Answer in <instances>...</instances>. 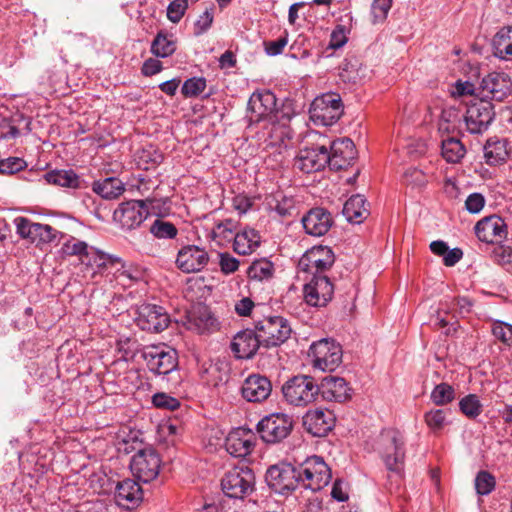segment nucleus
<instances>
[{
	"label": "nucleus",
	"mask_w": 512,
	"mask_h": 512,
	"mask_svg": "<svg viewBox=\"0 0 512 512\" xmlns=\"http://www.w3.org/2000/svg\"><path fill=\"white\" fill-rule=\"evenodd\" d=\"M374 451L390 473L400 478L403 476L406 459V441L399 430L393 428L383 429L374 442Z\"/></svg>",
	"instance_id": "nucleus-1"
},
{
	"label": "nucleus",
	"mask_w": 512,
	"mask_h": 512,
	"mask_svg": "<svg viewBox=\"0 0 512 512\" xmlns=\"http://www.w3.org/2000/svg\"><path fill=\"white\" fill-rule=\"evenodd\" d=\"M31 121L29 118L20 117L12 122L4 123L0 127L1 137L4 139H15L21 135L22 131L29 133L31 131Z\"/></svg>",
	"instance_id": "nucleus-42"
},
{
	"label": "nucleus",
	"mask_w": 512,
	"mask_h": 512,
	"mask_svg": "<svg viewBox=\"0 0 512 512\" xmlns=\"http://www.w3.org/2000/svg\"><path fill=\"white\" fill-rule=\"evenodd\" d=\"M292 428V418L284 413L270 414L257 424L261 439L269 444H276L287 438Z\"/></svg>",
	"instance_id": "nucleus-15"
},
{
	"label": "nucleus",
	"mask_w": 512,
	"mask_h": 512,
	"mask_svg": "<svg viewBox=\"0 0 512 512\" xmlns=\"http://www.w3.org/2000/svg\"><path fill=\"white\" fill-rule=\"evenodd\" d=\"M507 146L508 141L505 139H489L484 146V158L486 163L495 166L506 162L510 153Z\"/></svg>",
	"instance_id": "nucleus-33"
},
{
	"label": "nucleus",
	"mask_w": 512,
	"mask_h": 512,
	"mask_svg": "<svg viewBox=\"0 0 512 512\" xmlns=\"http://www.w3.org/2000/svg\"><path fill=\"white\" fill-rule=\"evenodd\" d=\"M268 206L271 211L276 212L280 217H289L295 211V200L282 192H277L271 196Z\"/></svg>",
	"instance_id": "nucleus-39"
},
{
	"label": "nucleus",
	"mask_w": 512,
	"mask_h": 512,
	"mask_svg": "<svg viewBox=\"0 0 512 512\" xmlns=\"http://www.w3.org/2000/svg\"><path fill=\"white\" fill-rule=\"evenodd\" d=\"M441 153L447 162L458 163L464 157L466 149L459 139L449 137L442 141Z\"/></svg>",
	"instance_id": "nucleus-40"
},
{
	"label": "nucleus",
	"mask_w": 512,
	"mask_h": 512,
	"mask_svg": "<svg viewBox=\"0 0 512 512\" xmlns=\"http://www.w3.org/2000/svg\"><path fill=\"white\" fill-rule=\"evenodd\" d=\"M308 355L314 368L332 372L342 363L343 353L337 342L324 338L311 344Z\"/></svg>",
	"instance_id": "nucleus-9"
},
{
	"label": "nucleus",
	"mask_w": 512,
	"mask_h": 512,
	"mask_svg": "<svg viewBox=\"0 0 512 512\" xmlns=\"http://www.w3.org/2000/svg\"><path fill=\"white\" fill-rule=\"evenodd\" d=\"M62 253L67 256H76L81 261L84 256H87V251L90 245L85 241L79 240L74 236L66 235L63 238Z\"/></svg>",
	"instance_id": "nucleus-43"
},
{
	"label": "nucleus",
	"mask_w": 512,
	"mask_h": 512,
	"mask_svg": "<svg viewBox=\"0 0 512 512\" xmlns=\"http://www.w3.org/2000/svg\"><path fill=\"white\" fill-rule=\"evenodd\" d=\"M512 93V82L504 73L493 72L485 76L477 88L480 99L504 101Z\"/></svg>",
	"instance_id": "nucleus-18"
},
{
	"label": "nucleus",
	"mask_w": 512,
	"mask_h": 512,
	"mask_svg": "<svg viewBox=\"0 0 512 512\" xmlns=\"http://www.w3.org/2000/svg\"><path fill=\"white\" fill-rule=\"evenodd\" d=\"M283 398L294 407H306L319 395L318 383L312 376L296 375L282 385Z\"/></svg>",
	"instance_id": "nucleus-4"
},
{
	"label": "nucleus",
	"mask_w": 512,
	"mask_h": 512,
	"mask_svg": "<svg viewBox=\"0 0 512 512\" xmlns=\"http://www.w3.org/2000/svg\"><path fill=\"white\" fill-rule=\"evenodd\" d=\"M460 411L467 417L474 419L482 412V404L475 394H469L459 401Z\"/></svg>",
	"instance_id": "nucleus-50"
},
{
	"label": "nucleus",
	"mask_w": 512,
	"mask_h": 512,
	"mask_svg": "<svg viewBox=\"0 0 512 512\" xmlns=\"http://www.w3.org/2000/svg\"><path fill=\"white\" fill-rule=\"evenodd\" d=\"M494 119V106L484 99L468 105L465 114H463L467 131L474 135H481L486 132Z\"/></svg>",
	"instance_id": "nucleus-12"
},
{
	"label": "nucleus",
	"mask_w": 512,
	"mask_h": 512,
	"mask_svg": "<svg viewBox=\"0 0 512 512\" xmlns=\"http://www.w3.org/2000/svg\"><path fill=\"white\" fill-rule=\"evenodd\" d=\"M152 403L155 407L167 410H176L180 406L177 398H174L166 393H156L152 397Z\"/></svg>",
	"instance_id": "nucleus-56"
},
{
	"label": "nucleus",
	"mask_w": 512,
	"mask_h": 512,
	"mask_svg": "<svg viewBox=\"0 0 512 512\" xmlns=\"http://www.w3.org/2000/svg\"><path fill=\"white\" fill-rule=\"evenodd\" d=\"M209 256L204 248L188 245L181 248L177 254V267L185 273L201 271L208 263Z\"/></svg>",
	"instance_id": "nucleus-23"
},
{
	"label": "nucleus",
	"mask_w": 512,
	"mask_h": 512,
	"mask_svg": "<svg viewBox=\"0 0 512 512\" xmlns=\"http://www.w3.org/2000/svg\"><path fill=\"white\" fill-rule=\"evenodd\" d=\"M233 249L240 255L252 253L260 244V236L254 229H244L236 233L233 239Z\"/></svg>",
	"instance_id": "nucleus-34"
},
{
	"label": "nucleus",
	"mask_w": 512,
	"mask_h": 512,
	"mask_svg": "<svg viewBox=\"0 0 512 512\" xmlns=\"http://www.w3.org/2000/svg\"><path fill=\"white\" fill-rule=\"evenodd\" d=\"M81 264L85 265L87 270H91L93 276L103 274L112 268L118 272L120 268L125 267L121 258L107 254L94 246H90L87 256L83 257Z\"/></svg>",
	"instance_id": "nucleus-22"
},
{
	"label": "nucleus",
	"mask_w": 512,
	"mask_h": 512,
	"mask_svg": "<svg viewBox=\"0 0 512 512\" xmlns=\"http://www.w3.org/2000/svg\"><path fill=\"white\" fill-rule=\"evenodd\" d=\"M176 50V44L167 35L158 33L151 44V52L156 57L166 58Z\"/></svg>",
	"instance_id": "nucleus-45"
},
{
	"label": "nucleus",
	"mask_w": 512,
	"mask_h": 512,
	"mask_svg": "<svg viewBox=\"0 0 512 512\" xmlns=\"http://www.w3.org/2000/svg\"><path fill=\"white\" fill-rule=\"evenodd\" d=\"M496 486L495 477L488 471H479L475 478V490L478 495H489Z\"/></svg>",
	"instance_id": "nucleus-51"
},
{
	"label": "nucleus",
	"mask_w": 512,
	"mask_h": 512,
	"mask_svg": "<svg viewBox=\"0 0 512 512\" xmlns=\"http://www.w3.org/2000/svg\"><path fill=\"white\" fill-rule=\"evenodd\" d=\"M343 215L347 221L359 224L369 215V210L366 207V199L363 195H352L344 204Z\"/></svg>",
	"instance_id": "nucleus-32"
},
{
	"label": "nucleus",
	"mask_w": 512,
	"mask_h": 512,
	"mask_svg": "<svg viewBox=\"0 0 512 512\" xmlns=\"http://www.w3.org/2000/svg\"><path fill=\"white\" fill-rule=\"evenodd\" d=\"M262 345L258 331L246 329L238 332L231 342V350L239 359H250Z\"/></svg>",
	"instance_id": "nucleus-29"
},
{
	"label": "nucleus",
	"mask_w": 512,
	"mask_h": 512,
	"mask_svg": "<svg viewBox=\"0 0 512 512\" xmlns=\"http://www.w3.org/2000/svg\"><path fill=\"white\" fill-rule=\"evenodd\" d=\"M475 234L480 241L492 244L506 238L507 226L501 217L492 215L477 222Z\"/></svg>",
	"instance_id": "nucleus-25"
},
{
	"label": "nucleus",
	"mask_w": 512,
	"mask_h": 512,
	"mask_svg": "<svg viewBox=\"0 0 512 512\" xmlns=\"http://www.w3.org/2000/svg\"><path fill=\"white\" fill-rule=\"evenodd\" d=\"M255 440V434L251 430L238 427L227 435L225 448L234 457H245L253 450Z\"/></svg>",
	"instance_id": "nucleus-24"
},
{
	"label": "nucleus",
	"mask_w": 512,
	"mask_h": 512,
	"mask_svg": "<svg viewBox=\"0 0 512 512\" xmlns=\"http://www.w3.org/2000/svg\"><path fill=\"white\" fill-rule=\"evenodd\" d=\"M148 369L157 375H167L178 365L177 352L166 345H151L142 350Z\"/></svg>",
	"instance_id": "nucleus-14"
},
{
	"label": "nucleus",
	"mask_w": 512,
	"mask_h": 512,
	"mask_svg": "<svg viewBox=\"0 0 512 512\" xmlns=\"http://www.w3.org/2000/svg\"><path fill=\"white\" fill-rule=\"evenodd\" d=\"M495 54L503 59L512 57V27L502 28L493 39Z\"/></svg>",
	"instance_id": "nucleus-41"
},
{
	"label": "nucleus",
	"mask_w": 512,
	"mask_h": 512,
	"mask_svg": "<svg viewBox=\"0 0 512 512\" xmlns=\"http://www.w3.org/2000/svg\"><path fill=\"white\" fill-rule=\"evenodd\" d=\"M449 412V410L444 409H432L425 413V423L430 428V430H432L434 433H437L449 424L447 419Z\"/></svg>",
	"instance_id": "nucleus-47"
},
{
	"label": "nucleus",
	"mask_w": 512,
	"mask_h": 512,
	"mask_svg": "<svg viewBox=\"0 0 512 512\" xmlns=\"http://www.w3.org/2000/svg\"><path fill=\"white\" fill-rule=\"evenodd\" d=\"M274 273V265L268 259L262 258L255 260L248 269V276L258 281L268 280L272 278Z\"/></svg>",
	"instance_id": "nucleus-44"
},
{
	"label": "nucleus",
	"mask_w": 512,
	"mask_h": 512,
	"mask_svg": "<svg viewBox=\"0 0 512 512\" xmlns=\"http://www.w3.org/2000/svg\"><path fill=\"white\" fill-rule=\"evenodd\" d=\"M302 225L307 234L320 237L330 230L333 225V218L328 210L315 207L303 216Z\"/></svg>",
	"instance_id": "nucleus-28"
},
{
	"label": "nucleus",
	"mask_w": 512,
	"mask_h": 512,
	"mask_svg": "<svg viewBox=\"0 0 512 512\" xmlns=\"http://www.w3.org/2000/svg\"><path fill=\"white\" fill-rule=\"evenodd\" d=\"M213 19V8H207L196 20L194 34L199 36L205 33L211 27Z\"/></svg>",
	"instance_id": "nucleus-59"
},
{
	"label": "nucleus",
	"mask_w": 512,
	"mask_h": 512,
	"mask_svg": "<svg viewBox=\"0 0 512 512\" xmlns=\"http://www.w3.org/2000/svg\"><path fill=\"white\" fill-rule=\"evenodd\" d=\"M160 202L153 198L130 200L121 203L113 213V218L122 229L132 230L139 227L150 214H157Z\"/></svg>",
	"instance_id": "nucleus-2"
},
{
	"label": "nucleus",
	"mask_w": 512,
	"mask_h": 512,
	"mask_svg": "<svg viewBox=\"0 0 512 512\" xmlns=\"http://www.w3.org/2000/svg\"><path fill=\"white\" fill-rule=\"evenodd\" d=\"M271 392V381L266 376L259 374L248 376L241 386L242 397L248 402H263L271 395Z\"/></svg>",
	"instance_id": "nucleus-27"
},
{
	"label": "nucleus",
	"mask_w": 512,
	"mask_h": 512,
	"mask_svg": "<svg viewBox=\"0 0 512 512\" xmlns=\"http://www.w3.org/2000/svg\"><path fill=\"white\" fill-rule=\"evenodd\" d=\"M339 77L344 83L356 84L364 78L361 63L355 57L345 59L339 67Z\"/></svg>",
	"instance_id": "nucleus-38"
},
{
	"label": "nucleus",
	"mask_w": 512,
	"mask_h": 512,
	"mask_svg": "<svg viewBox=\"0 0 512 512\" xmlns=\"http://www.w3.org/2000/svg\"><path fill=\"white\" fill-rule=\"evenodd\" d=\"M188 7L187 0H173L167 7V17L173 23H178Z\"/></svg>",
	"instance_id": "nucleus-55"
},
{
	"label": "nucleus",
	"mask_w": 512,
	"mask_h": 512,
	"mask_svg": "<svg viewBox=\"0 0 512 512\" xmlns=\"http://www.w3.org/2000/svg\"><path fill=\"white\" fill-rule=\"evenodd\" d=\"M319 395L325 401L344 402L351 397V388L344 378L326 376L318 384Z\"/></svg>",
	"instance_id": "nucleus-30"
},
{
	"label": "nucleus",
	"mask_w": 512,
	"mask_h": 512,
	"mask_svg": "<svg viewBox=\"0 0 512 512\" xmlns=\"http://www.w3.org/2000/svg\"><path fill=\"white\" fill-rule=\"evenodd\" d=\"M162 68V63L158 59L149 58L143 63L141 71L145 76H152L159 73Z\"/></svg>",
	"instance_id": "nucleus-64"
},
{
	"label": "nucleus",
	"mask_w": 512,
	"mask_h": 512,
	"mask_svg": "<svg viewBox=\"0 0 512 512\" xmlns=\"http://www.w3.org/2000/svg\"><path fill=\"white\" fill-rule=\"evenodd\" d=\"M276 101L275 94L269 90L254 92L248 101L250 120L253 122L267 121L272 129L276 124L285 127L289 117L276 108Z\"/></svg>",
	"instance_id": "nucleus-3"
},
{
	"label": "nucleus",
	"mask_w": 512,
	"mask_h": 512,
	"mask_svg": "<svg viewBox=\"0 0 512 512\" xmlns=\"http://www.w3.org/2000/svg\"><path fill=\"white\" fill-rule=\"evenodd\" d=\"M346 42L347 37L345 34V28L339 25L331 33L329 46L333 49H338L344 46Z\"/></svg>",
	"instance_id": "nucleus-63"
},
{
	"label": "nucleus",
	"mask_w": 512,
	"mask_h": 512,
	"mask_svg": "<svg viewBox=\"0 0 512 512\" xmlns=\"http://www.w3.org/2000/svg\"><path fill=\"white\" fill-rule=\"evenodd\" d=\"M309 113L310 119L315 125L331 126L343 114L341 97L336 93H325L318 96L311 103Z\"/></svg>",
	"instance_id": "nucleus-6"
},
{
	"label": "nucleus",
	"mask_w": 512,
	"mask_h": 512,
	"mask_svg": "<svg viewBox=\"0 0 512 512\" xmlns=\"http://www.w3.org/2000/svg\"><path fill=\"white\" fill-rule=\"evenodd\" d=\"M149 232L157 239H174L178 229L173 223L157 218L151 224Z\"/></svg>",
	"instance_id": "nucleus-46"
},
{
	"label": "nucleus",
	"mask_w": 512,
	"mask_h": 512,
	"mask_svg": "<svg viewBox=\"0 0 512 512\" xmlns=\"http://www.w3.org/2000/svg\"><path fill=\"white\" fill-rule=\"evenodd\" d=\"M258 337L262 340V346L275 347L284 343L291 335V327L288 321L281 316L267 317L255 324Z\"/></svg>",
	"instance_id": "nucleus-13"
},
{
	"label": "nucleus",
	"mask_w": 512,
	"mask_h": 512,
	"mask_svg": "<svg viewBox=\"0 0 512 512\" xmlns=\"http://www.w3.org/2000/svg\"><path fill=\"white\" fill-rule=\"evenodd\" d=\"M27 163L19 157H9L0 160V173L1 174H14L25 169Z\"/></svg>",
	"instance_id": "nucleus-54"
},
{
	"label": "nucleus",
	"mask_w": 512,
	"mask_h": 512,
	"mask_svg": "<svg viewBox=\"0 0 512 512\" xmlns=\"http://www.w3.org/2000/svg\"><path fill=\"white\" fill-rule=\"evenodd\" d=\"M143 499V491L138 482L127 478L117 483L115 500L119 506L133 508Z\"/></svg>",
	"instance_id": "nucleus-31"
},
{
	"label": "nucleus",
	"mask_w": 512,
	"mask_h": 512,
	"mask_svg": "<svg viewBox=\"0 0 512 512\" xmlns=\"http://www.w3.org/2000/svg\"><path fill=\"white\" fill-rule=\"evenodd\" d=\"M485 205V198L481 193H472L470 194L466 201L465 207L468 212L472 214L479 213Z\"/></svg>",
	"instance_id": "nucleus-62"
},
{
	"label": "nucleus",
	"mask_w": 512,
	"mask_h": 512,
	"mask_svg": "<svg viewBox=\"0 0 512 512\" xmlns=\"http://www.w3.org/2000/svg\"><path fill=\"white\" fill-rule=\"evenodd\" d=\"M219 266L222 273L228 275L236 272L239 268V261L229 253L219 254Z\"/></svg>",
	"instance_id": "nucleus-60"
},
{
	"label": "nucleus",
	"mask_w": 512,
	"mask_h": 512,
	"mask_svg": "<svg viewBox=\"0 0 512 512\" xmlns=\"http://www.w3.org/2000/svg\"><path fill=\"white\" fill-rule=\"evenodd\" d=\"M491 333L496 340L506 346L512 347V324L501 320H493Z\"/></svg>",
	"instance_id": "nucleus-49"
},
{
	"label": "nucleus",
	"mask_w": 512,
	"mask_h": 512,
	"mask_svg": "<svg viewBox=\"0 0 512 512\" xmlns=\"http://www.w3.org/2000/svg\"><path fill=\"white\" fill-rule=\"evenodd\" d=\"M265 480L273 492L281 495H287L300 486L297 466L286 462L270 466Z\"/></svg>",
	"instance_id": "nucleus-8"
},
{
	"label": "nucleus",
	"mask_w": 512,
	"mask_h": 512,
	"mask_svg": "<svg viewBox=\"0 0 512 512\" xmlns=\"http://www.w3.org/2000/svg\"><path fill=\"white\" fill-rule=\"evenodd\" d=\"M189 322L199 333H205L214 327L216 319L207 306H198L189 313Z\"/></svg>",
	"instance_id": "nucleus-37"
},
{
	"label": "nucleus",
	"mask_w": 512,
	"mask_h": 512,
	"mask_svg": "<svg viewBox=\"0 0 512 512\" xmlns=\"http://www.w3.org/2000/svg\"><path fill=\"white\" fill-rule=\"evenodd\" d=\"M335 417L330 410L315 409L308 411L303 417V426L315 437L326 436L334 427Z\"/></svg>",
	"instance_id": "nucleus-26"
},
{
	"label": "nucleus",
	"mask_w": 512,
	"mask_h": 512,
	"mask_svg": "<svg viewBox=\"0 0 512 512\" xmlns=\"http://www.w3.org/2000/svg\"><path fill=\"white\" fill-rule=\"evenodd\" d=\"M49 184L77 189L80 187V177L73 170H53L44 175Z\"/></svg>",
	"instance_id": "nucleus-36"
},
{
	"label": "nucleus",
	"mask_w": 512,
	"mask_h": 512,
	"mask_svg": "<svg viewBox=\"0 0 512 512\" xmlns=\"http://www.w3.org/2000/svg\"><path fill=\"white\" fill-rule=\"evenodd\" d=\"M392 0H373L371 5V12L373 15V22H379L386 18L390 8Z\"/></svg>",
	"instance_id": "nucleus-58"
},
{
	"label": "nucleus",
	"mask_w": 512,
	"mask_h": 512,
	"mask_svg": "<svg viewBox=\"0 0 512 512\" xmlns=\"http://www.w3.org/2000/svg\"><path fill=\"white\" fill-rule=\"evenodd\" d=\"M206 88V79L203 77H192L187 79L182 87L181 93L186 98L196 97L200 95Z\"/></svg>",
	"instance_id": "nucleus-53"
},
{
	"label": "nucleus",
	"mask_w": 512,
	"mask_h": 512,
	"mask_svg": "<svg viewBox=\"0 0 512 512\" xmlns=\"http://www.w3.org/2000/svg\"><path fill=\"white\" fill-rule=\"evenodd\" d=\"M161 460L152 448L140 449L130 461L132 474L140 481L148 483L154 480L160 470Z\"/></svg>",
	"instance_id": "nucleus-17"
},
{
	"label": "nucleus",
	"mask_w": 512,
	"mask_h": 512,
	"mask_svg": "<svg viewBox=\"0 0 512 512\" xmlns=\"http://www.w3.org/2000/svg\"><path fill=\"white\" fill-rule=\"evenodd\" d=\"M327 137L319 135L316 143L300 149L295 158L294 167L305 172L312 173L324 169L329 165Z\"/></svg>",
	"instance_id": "nucleus-10"
},
{
	"label": "nucleus",
	"mask_w": 512,
	"mask_h": 512,
	"mask_svg": "<svg viewBox=\"0 0 512 512\" xmlns=\"http://www.w3.org/2000/svg\"><path fill=\"white\" fill-rule=\"evenodd\" d=\"M135 322L143 331L159 333L169 326L170 316L160 305L142 303L136 308Z\"/></svg>",
	"instance_id": "nucleus-16"
},
{
	"label": "nucleus",
	"mask_w": 512,
	"mask_h": 512,
	"mask_svg": "<svg viewBox=\"0 0 512 512\" xmlns=\"http://www.w3.org/2000/svg\"><path fill=\"white\" fill-rule=\"evenodd\" d=\"M288 43L287 33L277 40L264 42L265 52L269 56H277L283 52L284 47Z\"/></svg>",
	"instance_id": "nucleus-61"
},
{
	"label": "nucleus",
	"mask_w": 512,
	"mask_h": 512,
	"mask_svg": "<svg viewBox=\"0 0 512 512\" xmlns=\"http://www.w3.org/2000/svg\"><path fill=\"white\" fill-rule=\"evenodd\" d=\"M329 166L333 170H341L351 164L357 151L353 141L347 137L328 141Z\"/></svg>",
	"instance_id": "nucleus-21"
},
{
	"label": "nucleus",
	"mask_w": 512,
	"mask_h": 512,
	"mask_svg": "<svg viewBox=\"0 0 512 512\" xmlns=\"http://www.w3.org/2000/svg\"><path fill=\"white\" fill-rule=\"evenodd\" d=\"M255 475L246 465L237 466L225 473L221 480L224 494L230 498L242 499L253 492Z\"/></svg>",
	"instance_id": "nucleus-7"
},
{
	"label": "nucleus",
	"mask_w": 512,
	"mask_h": 512,
	"mask_svg": "<svg viewBox=\"0 0 512 512\" xmlns=\"http://www.w3.org/2000/svg\"><path fill=\"white\" fill-rule=\"evenodd\" d=\"M139 160L140 163L155 167L162 162L163 156L157 149L150 146L141 150Z\"/></svg>",
	"instance_id": "nucleus-57"
},
{
	"label": "nucleus",
	"mask_w": 512,
	"mask_h": 512,
	"mask_svg": "<svg viewBox=\"0 0 512 512\" xmlns=\"http://www.w3.org/2000/svg\"><path fill=\"white\" fill-rule=\"evenodd\" d=\"M92 190L103 199H116L125 191L124 183L116 177H108L103 180L95 181Z\"/></svg>",
	"instance_id": "nucleus-35"
},
{
	"label": "nucleus",
	"mask_w": 512,
	"mask_h": 512,
	"mask_svg": "<svg viewBox=\"0 0 512 512\" xmlns=\"http://www.w3.org/2000/svg\"><path fill=\"white\" fill-rule=\"evenodd\" d=\"M334 262L335 256L330 247L314 246L301 257L299 265L314 276L323 275Z\"/></svg>",
	"instance_id": "nucleus-20"
},
{
	"label": "nucleus",
	"mask_w": 512,
	"mask_h": 512,
	"mask_svg": "<svg viewBox=\"0 0 512 512\" xmlns=\"http://www.w3.org/2000/svg\"><path fill=\"white\" fill-rule=\"evenodd\" d=\"M430 399L437 406L447 405L455 399V390L447 383H440L433 388Z\"/></svg>",
	"instance_id": "nucleus-48"
},
{
	"label": "nucleus",
	"mask_w": 512,
	"mask_h": 512,
	"mask_svg": "<svg viewBox=\"0 0 512 512\" xmlns=\"http://www.w3.org/2000/svg\"><path fill=\"white\" fill-rule=\"evenodd\" d=\"M15 224L17 233L37 246L50 243L58 244L65 237V233L50 225L35 223L24 217H17Z\"/></svg>",
	"instance_id": "nucleus-11"
},
{
	"label": "nucleus",
	"mask_w": 512,
	"mask_h": 512,
	"mask_svg": "<svg viewBox=\"0 0 512 512\" xmlns=\"http://www.w3.org/2000/svg\"><path fill=\"white\" fill-rule=\"evenodd\" d=\"M300 486L314 492L326 487L332 478L331 470L322 457L313 455L297 465Z\"/></svg>",
	"instance_id": "nucleus-5"
},
{
	"label": "nucleus",
	"mask_w": 512,
	"mask_h": 512,
	"mask_svg": "<svg viewBox=\"0 0 512 512\" xmlns=\"http://www.w3.org/2000/svg\"><path fill=\"white\" fill-rule=\"evenodd\" d=\"M237 223L232 219H226L218 223L213 229L214 239L219 241H231L236 235Z\"/></svg>",
	"instance_id": "nucleus-52"
},
{
	"label": "nucleus",
	"mask_w": 512,
	"mask_h": 512,
	"mask_svg": "<svg viewBox=\"0 0 512 512\" xmlns=\"http://www.w3.org/2000/svg\"><path fill=\"white\" fill-rule=\"evenodd\" d=\"M333 293V284L325 275H314L303 288L304 300L312 307L326 306L331 301Z\"/></svg>",
	"instance_id": "nucleus-19"
}]
</instances>
